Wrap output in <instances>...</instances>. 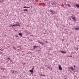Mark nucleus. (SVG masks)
<instances>
[{"instance_id":"obj_19","label":"nucleus","mask_w":79,"mask_h":79,"mask_svg":"<svg viewBox=\"0 0 79 79\" xmlns=\"http://www.w3.org/2000/svg\"><path fill=\"white\" fill-rule=\"evenodd\" d=\"M73 66L74 68H76V65H74Z\"/></svg>"},{"instance_id":"obj_17","label":"nucleus","mask_w":79,"mask_h":79,"mask_svg":"<svg viewBox=\"0 0 79 79\" xmlns=\"http://www.w3.org/2000/svg\"><path fill=\"white\" fill-rule=\"evenodd\" d=\"M17 26H19L20 27V25L18 24H17Z\"/></svg>"},{"instance_id":"obj_7","label":"nucleus","mask_w":79,"mask_h":79,"mask_svg":"<svg viewBox=\"0 0 79 79\" xmlns=\"http://www.w3.org/2000/svg\"><path fill=\"white\" fill-rule=\"evenodd\" d=\"M23 11H27L28 10L27 9H24L23 10Z\"/></svg>"},{"instance_id":"obj_8","label":"nucleus","mask_w":79,"mask_h":79,"mask_svg":"<svg viewBox=\"0 0 79 79\" xmlns=\"http://www.w3.org/2000/svg\"><path fill=\"white\" fill-rule=\"evenodd\" d=\"M18 25V24H15V25H12V27H13L14 26H17Z\"/></svg>"},{"instance_id":"obj_3","label":"nucleus","mask_w":79,"mask_h":79,"mask_svg":"<svg viewBox=\"0 0 79 79\" xmlns=\"http://www.w3.org/2000/svg\"><path fill=\"white\" fill-rule=\"evenodd\" d=\"M59 69L60 70H62V68H61V66L60 65L59 66Z\"/></svg>"},{"instance_id":"obj_23","label":"nucleus","mask_w":79,"mask_h":79,"mask_svg":"<svg viewBox=\"0 0 79 79\" xmlns=\"http://www.w3.org/2000/svg\"><path fill=\"white\" fill-rule=\"evenodd\" d=\"M16 1V0H15V1Z\"/></svg>"},{"instance_id":"obj_13","label":"nucleus","mask_w":79,"mask_h":79,"mask_svg":"<svg viewBox=\"0 0 79 79\" xmlns=\"http://www.w3.org/2000/svg\"><path fill=\"white\" fill-rule=\"evenodd\" d=\"M12 26H13V25H10L9 26V27H12Z\"/></svg>"},{"instance_id":"obj_18","label":"nucleus","mask_w":79,"mask_h":79,"mask_svg":"<svg viewBox=\"0 0 79 79\" xmlns=\"http://www.w3.org/2000/svg\"><path fill=\"white\" fill-rule=\"evenodd\" d=\"M15 71H13L12 72V73H14V72Z\"/></svg>"},{"instance_id":"obj_5","label":"nucleus","mask_w":79,"mask_h":79,"mask_svg":"<svg viewBox=\"0 0 79 79\" xmlns=\"http://www.w3.org/2000/svg\"><path fill=\"white\" fill-rule=\"evenodd\" d=\"M61 52V53H66V52L63 51H62L60 52Z\"/></svg>"},{"instance_id":"obj_6","label":"nucleus","mask_w":79,"mask_h":79,"mask_svg":"<svg viewBox=\"0 0 79 79\" xmlns=\"http://www.w3.org/2000/svg\"><path fill=\"white\" fill-rule=\"evenodd\" d=\"M19 35H20V36H22V34L21 33H19Z\"/></svg>"},{"instance_id":"obj_12","label":"nucleus","mask_w":79,"mask_h":79,"mask_svg":"<svg viewBox=\"0 0 79 79\" xmlns=\"http://www.w3.org/2000/svg\"><path fill=\"white\" fill-rule=\"evenodd\" d=\"M50 12L51 13H53V11H52V10H50Z\"/></svg>"},{"instance_id":"obj_15","label":"nucleus","mask_w":79,"mask_h":79,"mask_svg":"<svg viewBox=\"0 0 79 79\" xmlns=\"http://www.w3.org/2000/svg\"><path fill=\"white\" fill-rule=\"evenodd\" d=\"M76 30H79V28H75Z\"/></svg>"},{"instance_id":"obj_4","label":"nucleus","mask_w":79,"mask_h":79,"mask_svg":"<svg viewBox=\"0 0 79 79\" xmlns=\"http://www.w3.org/2000/svg\"><path fill=\"white\" fill-rule=\"evenodd\" d=\"M69 69H72V71H73L74 70V68H73V67H71L69 68Z\"/></svg>"},{"instance_id":"obj_20","label":"nucleus","mask_w":79,"mask_h":79,"mask_svg":"<svg viewBox=\"0 0 79 79\" xmlns=\"http://www.w3.org/2000/svg\"><path fill=\"white\" fill-rule=\"evenodd\" d=\"M42 76H45V75H43Z\"/></svg>"},{"instance_id":"obj_24","label":"nucleus","mask_w":79,"mask_h":79,"mask_svg":"<svg viewBox=\"0 0 79 79\" xmlns=\"http://www.w3.org/2000/svg\"><path fill=\"white\" fill-rule=\"evenodd\" d=\"M65 79H66V78H65Z\"/></svg>"},{"instance_id":"obj_11","label":"nucleus","mask_w":79,"mask_h":79,"mask_svg":"<svg viewBox=\"0 0 79 79\" xmlns=\"http://www.w3.org/2000/svg\"><path fill=\"white\" fill-rule=\"evenodd\" d=\"M38 43H40V44H41L42 45V44H42V43L40 42H39V41H38Z\"/></svg>"},{"instance_id":"obj_25","label":"nucleus","mask_w":79,"mask_h":79,"mask_svg":"<svg viewBox=\"0 0 79 79\" xmlns=\"http://www.w3.org/2000/svg\"><path fill=\"white\" fill-rule=\"evenodd\" d=\"M0 2H1L0 1Z\"/></svg>"},{"instance_id":"obj_16","label":"nucleus","mask_w":79,"mask_h":79,"mask_svg":"<svg viewBox=\"0 0 79 79\" xmlns=\"http://www.w3.org/2000/svg\"><path fill=\"white\" fill-rule=\"evenodd\" d=\"M7 59H8V60H10V58H9V57H8L7 58Z\"/></svg>"},{"instance_id":"obj_9","label":"nucleus","mask_w":79,"mask_h":79,"mask_svg":"<svg viewBox=\"0 0 79 79\" xmlns=\"http://www.w3.org/2000/svg\"><path fill=\"white\" fill-rule=\"evenodd\" d=\"M23 8H29V7H27L26 6H24Z\"/></svg>"},{"instance_id":"obj_21","label":"nucleus","mask_w":79,"mask_h":79,"mask_svg":"<svg viewBox=\"0 0 79 79\" xmlns=\"http://www.w3.org/2000/svg\"><path fill=\"white\" fill-rule=\"evenodd\" d=\"M36 47H37H37H39V46H36Z\"/></svg>"},{"instance_id":"obj_1","label":"nucleus","mask_w":79,"mask_h":79,"mask_svg":"<svg viewBox=\"0 0 79 79\" xmlns=\"http://www.w3.org/2000/svg\"><path fill=\"white\" fill-rule=\"evenodd\" d=\"M71 18L72 19H73L74 20V21H76V18L74 17V15H72L71 16Z\"/></svg>"},{"instance_id":"obj_10","label":"nucleus","mask_w":79,"mask_h":79,"mask_svg":"<svg viewBox=\"0 0 79 79\" xmlns=\"http://www.w3.org/2000/svg\"><path fill=\"white\" fill-rule=\"evenodd\" d=\"M37 48V46H34V47H33V48L34 49V48Z\"/></svg>"},{"instance_id":"obj_22","label":"nucleus","mask_w":79,"mask_h":79,"mask_svg":"<svg viewBox=\"0 0 79 79\" xmlns=\"http://www.w3.org/2000/svg\"><path fill=\"white\" fill-rule=\"evenodd\" d=\"M70 57H72V56H70Z\"/></svg>"},{"instance_id":"obj_14","label":"nucleus","mask_w":79,"mask_h":79,"mask_svg":"<svg viewBox=\"0 0 79 79\" xmlns=\"http://www.w3.org/2000/svg\"><path fill=\"white\" fill-rule=\"evenodd\" d=\"M67 5L69 7H71V6H70V5H69V4H68Z\"/></svg>"},{"instance_id":"obj_2","label":"nucleus","mask_w":79,"mask_h":79,"mask_svg":"<svg viewBox=\"0 0 79 79\" xmlns=\"http://www.w3.org/2000/svg\"><path fill=\"white\" fill-rule=\"evenodd\" d=\"M33 69H34V68H32V69L29 70V71L31 73V74H33V72H34L33 71Z\"/></svg>"}]
</instances>
